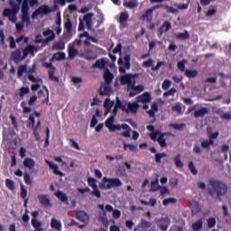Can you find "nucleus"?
<instances>
[{
	"label": "nucleus",
	"instance_id": "nucleus-1",
	"mask_svg": "<svg viewBox=\"0 0 231 231\" xmlns=\"http://www.w3.org/2000/svg\"><path fill=\"white\" fill-rule=\"evenodd\" d=\"M209 187L208 194L211 198H217V199H221L223 196H226L228 193V186L221 180L210 179Z\"/></svg>",
	"mask_w": 231,
	"mask_h": 231
},
{
	"label": "nucleus",
	"instance_id": "nucleus-2",
	"mask_svg": "<svg viewBox=\"0 0 231 231\" xmlns=\"http://www.w3.org/2000/svg\"><path fill=\"white\" fill-rule=\"evenodd\" d=\"M100 189H105V190H109L110 189H116V187H122V180L120 179H107V177L103 178V183L99 185Z\"/></svg>",
	"mask_w": 231,
	"mask_h": 231
},
{
	"label": "nucleus",
	"instance_id": "nucleus-3",
	"mask_svg": "<svg viewBox=\"0 0 231 231\" xmlns=\"http://www.w3.org/2000/svg\"><path fill=\"white\" fill-rule=\"evenodd\" d=\"M19 10H21V6L17 4L13 5L12 9L5 8L3 11V17H8L11 23H17V14H19Z\"/></svg>",
	"mask_w": 231,
	"mask_h": 231
},
{
	"label": "nucleus",
	"instance_id": "nucleus-4",
	"mask_svg": "<svg viewBox=\"0 0 231 231\" xmlns=\"http://www.w3.org/2000/svg\"><path fill=\"white\" fill-rule=\"evenodd\" d=\"M119 73H125V69H131V54H125L124 58L119 57L117 60Z\"/></svg>",
	"mask_w": 231,
	"mask_h": 231
},
{
	"label": "nucleus",
	"instance_id": "nucleus-5",
	"mask_svg": "<svg viewBox=\"0 0 231 231\" xmlns=\"http://www.w3.org/2000/svg\"><path fill=\"white\" fill-rule=\"evenodd\" d=\"M121 129H124L125 132L121 133V136L124 138H131V126L127 124H123V125H114L109 131H120Z\"/></svg>",
	"mask_w": 231,
	"mask_h": 231
},
{
	"label": "nucleus",
	"instance_id": "nucleus-6",
	"mask_svg": "<svg viewBox=\"0 0 231 231\" xmlns=\"http://www.w3.org/2000/svg\"><path fill=\"white\" fill-rule=\"evenodd\" d=\"M152 64H154V60L149 59L148 60L143 62V68L152 67V71H160V68L162 66H165V61H158L156 66H152Z\"/></svg>",
	"mask_w": 231,
	"mask_h": 231
},
{
	"label": "nucleus",
	"instance_id": "nucleus-7",
	"mask_svg": "<svg viewBox=\"0 0 231 231\" xmlns=\"http://www.w3.org/2000/svg\"><path fill=\"white\" fill-rule=\"evenodd\" d=\"M136 77H138V74H136V73L135 74H125L120 78V82L124 86L127 85V86H130V88H131L133 86V81L136 80V79H136Z\"/></svg>",
	"mask_w": 231,
	"mask_h": 231
},
{
	"label": "nucleus",
	"instance_id": "nucleus-8",
	"mask_svg": "<svg viewBox=\"0 0 231 231\" xmlns=\"http://www.w3.org/2000/svg\"><path fill=\"white\" fill-rule=\"evenodd\" d=\"M51 12V9H50V6L48 5H42L38 9H36L32 14V19H35L39 15H46Z\"/></svg>",
	"mask_w": 231,
	"mask_h": 231
},
{
	"label": "nucleus",
	"instance_id": "nucleus-9",
	"mask_svg": "<svg viewBox=\"0 0 231 231\" xmlns=\"http://www.w3.org/2000/svg\"><path fill=\"white\" fill-rule=\"evenodd\" d=\"M138 109H140V105L137 101L134 103L128 102L125 108V113H126V115H129V113L136 115V113H138Z\"/></svg>",
	"mask_w": 231,
	"mask_h": 231
},
{
	"label": "nucleus",
	"instance_id": "nucleus-10",
	"mask_svg": "<svg viewBox=\"0 0 231 231\" xmlns=\"http://www.w3.org/2000/svg\"><path fill=\"white\" fill-rule=\"evenodd\" d=\"M76 218L79 219V221H81V223H84L85 225H88L89 223V215L84 210L76 211Z\"/></svg>",
	"mask_w": 231,
	"mask_h": 231
},
{
	"label": "nucleus",
	"instance_id": "nucleus-11",
	"mask_svg": "<svg viewBox=\"0 0 231 231\" xmlns=\"http://www.w3.org/2000/svg\"><path fill=\"white\" fill-rule=\"evenodd\" d=\"M159 135L157 142L161 145V147H167V142H165V134H162L160 132H157L155 134H152L151 135L152 140H156V137Z\"/></svg>",
	"mask_w": 231,
	"mask_h": 231
},
{
	"label": "nucleus",
	"instance_id": "nucleus-12",
	"mask_svg": "<svg viewBox=\"0 0 231 231\" xmlns=\"http://www.w3.org/2000/svg\"><path fill=\"white\" fill-rule=\"evenodd\" d=\"M11 59L14 60V62H21L22 60H24V54L21 51V50L17 49L16 51H14L11 53Z\"/></svg>",
	"mask_w": 231,
	"mask_h": 231
},
{
	"label": "nucleus",
	"instance_id": "nucleus-13",
	"mask_svg": "<svg viewBox=\"0 0 231 231\" xmlns=\"http://www.w3.org/2000/svg\"><path fill=\"white\" fill-rule=\"evenodd\" d=\"M64 27L66 32L63 33V37L64 39H68V37L71 35L73 30V23H71V20L68 19L64 23Z\"/></svg>",
	"mask_w": 231,
	"mask_h": 231
},
{
	"label": "nucleus",
	"instance_id": "nucleus-14",
	"mask_svg": "<svg viewBox=\"0 0 231 231\" xmlns=\"http://www.w3.org/2000/svg\"><path fill=\"white\" fill-rule=\"evenodd\" d=\"M190 209L192 216H198V214L201 212V206H199V202L196 200H191Z\"/></svg>",
	"mask_w": 231,
	"mask_h": 231
},
{
	"label": "nucleus",
	"instance_id": "nucleus-15",
	"mask_svg": "<svg viewBox=\"0 0 231 231\" xmlns=\"http://www.w3.org/2000/svg\"><path fill=\"white\" fill-rule=\"evenodd\" d=\"M47 165H49L50 169L53 171V173L56 176L64 177V173L59 170V166L57 164H53L51 162L45 160Z\"/></svg>",
	"mask_w": 231,
	"mask_h": 231
},
{
	"label": "nucleus",
	"instance_id": "nucleus-16",
	"mask_svg": "<svg viewBox=\"0 0 231 231\" xmlns=\"http://www.w3.org/2000/svg\"><path fill=\"white\" fill-rule=\"evenodd\" d=\"M69 59L73 60L79 55V50L75 48V43H69L68 46Z\"/></svg>",
	"mask_w": 231,
	"mask_h": 231
},
{
	"label": "nucleus",
	"instance_id": "nucleus-17",
	"mask_svg": "<svg viewBox=\"0 0 231 231\" xmlns=\"http://www.w3.org/2000/svg\"><path fill=\"white\" fill-rule=\"evenodd\" d=\"M103 79L107 86L113 82V79H115V75L112 74L109 69H106L103 74Z\"/></svg>",
	"mask_w": 231,
	"mask_h": 231
},
{
	"label": "nucleus",
	"instance_id": "nucleus-18",
	"mask_svg": "<svg viewBox=\"0 0 231 231\" xmlns=\"http://www.w3.org/2000/svg\"><path fill=\"white\" fill-rule=\"evenodd\" d=\"M172 28V25L171 24V22L165 21L162 25L158 29V35L159 37H162L163 35L164 32H168Z\"/></svg>",
	"mask_w": 231,
	"mask_h": 231
},
{
	"label": "nucleus",
	"instance_id": "nucleus-19",
	"mask_svg": "<svg viewBox=\"0 0 231 231\" xmlns=\"http://www.w3.org/2000/svg\"><path fill=\"white\" fill-rule=\"evenodd\" d=\"M151 100H152L151 94L148 92H144L143 95L136 97L137 104L140 102L142 104H147V103L151 102Z\"/></svg>",
	"mask_w": 231,
	"mask_h": 231
},
{
	"label": "nucleus",
	"instance_id": "nucleus-20",
	"mask_svg": "<svg viewBox=\"0 0 231 231\" xmlns=\"http://www.w3.org/2000/svg\"><path fill=\"white\" fill-rule=\"evenodd\" d=\"M38 199L42 207H51V202L50 201L49 195L40 194Z\"/></svg>",
	"mask_w": 231,
	"mask_h": 231
},
{
	"label": "nucleus",
	"instance_id": "nucleus-21",
	"mask_svg": "<svg viewBox=\"0 0 231 231\" xmlns=\"http://www.w3.org/2000/svg\"><path fill=\"white\" fill-rule=\"evenodd\" d=\"M23 167H25V169H29V171H32L33 167H35V160L26 157L23 160Z\"/></svg>",
	"mask_w": 231,
	"mask_h": 231
},
{
	"label": "nucleus",
	"instance_id": "nucleus-22",
	"mask_svg": "<svg viewBox=\"0 0 231 231\" xmlns=\"http://www.w3.org/2000/svg\"><path fill=\"white\" fill-rule=\"evenodd\" d=\"M89 53H93V50L87 49L83 54L79 55V57H82L85 60H97V55L89 56Z\"/></svg>",
	"mask_w": 231,
	"mask_h": 231
},
{
	"label": "nucleus",
	"instance_id": "nucleus-23",
	"mask_svg": "<svg viewBox=\"0 0 231 231\" xmlns=\"http://www.w3.org/2000/svg\"><path fill=\"white\" fill-rule=\"evenodd\" d=\"M35 50H37V48L33 45H27L23 50V59H26V57H28V55H33V51H35Z\"/></svg>",
	"mask_w": 231,
	"mask_h": 231
},
{
	"label": "nucleus",
	"instance_id": "nucleus-24",
	"mask_svg": "<svg viewBox=\"0 0 231 231\" xmlns=\"http://www.w3.org/2000/svg\"><path fill=\"white\" fill-rule=\"evenodd\" d=\"M205 115H208V108L207 107H201L200 109L195 110L194 112L195 118H203Z\"/></svg>",
	"mask_w": 231,
	"mask_h": 231
},
{
	"label": "nucleus",
	"instance_id": "nucleus-25",
	"mask_svg": "<svg viewBox=\"0 0 231 231\" xmlns=\"http://www.w3.org/2000/svg\"><path fill=\"white\" fill-rule=\"evenodd\" d=\"M123 6H125V8H129V10H134V8H138V0L124 2Z\"/></svg>",
	"mask_w": 231,
	"mask_h": 231
},
{
	"label": "nucleus",
	"instance_id": "nucleus-26",
	"mask_svg": "<svg viewBox=\"0 0 231 231\" xmlns=\"http://www.w3.org/2000/svg\"><path fill=\"white\" fill-rule=\"evenodd\" d=\"M51 227L53 230L61 231L62 230V223H60V221L57 220L56 218H51Z\"/></svg>",
	"mask_w": 231,
	"mask_h": 231
},
{
	"label": "nucleus",
	"instance_id": "nucleus-27",
	"mask_svg": "<svg viewBox=\"0 0 231 231\" xmlns=\"http://www.w3.org/2000/svg\"><path fill=\"white\" fill-rule=\"evenodd\" d=\"M128 19H129V14L127 12H122L119 16V23L121 26H127Z\"/></svg>",
	"mask_w": 231,
	"mask_h": 231
},
{
	"label": "nucleus",
	"instance_id": "nucleus-28",
	"mask_svg": "<svg viewBox=\"0 0 231 231\" xmlns=\"http://www.w3.org/2000/svg\"><path fill=\"white\" fill-rule=\"evenodd\" d=\"M105 67H106V60L101 59V60H97L94 64H92L91 69H97V68H98L99 69H104Z\"/></svg>",
	"mask_w": 231,
	"mask_h": 231
},
{
	"label": "nucleus",
	"instance_id": "nucleus-29",
	"mask_svg": "<svg viewBox=\"0 0 231 231\" xmlns=\"http://www.w3.org/2000/svg\"><path fill=\"white\" fill-rule=\"evenodd\" d=\"M32 226H33V228H35L34 231H44V228H42V222L37 220V218L35 219H32L31 220Z\"/></svg>",
	"mask_w": 231,
	"mask_h": 231
},
{
	"label": "nucleus",
	"instance_id": "nucleus-30",
	"mask_svg": "<svg viewBox=\"0 0 231 231\" xmlns=\"http://www.w3.org/2000/svg\"><path fill=\"white\" fill-rule=\"evenodd\" d=\"M44 37H48L45 41L46 42L50 41H53L55 39V32L51 31V29H47L43 31Z\"/></svg>",
	"mask_w": 231,
	"mask_h": 231
},
{
	"label": "nucleus",
	"instance_id": "nucleus-31",
	"mask_svg": "<svg viewBox=\"0 0 231 231\" xmlns=\"http://www.w3.org/2000/svg\"><path fill=\"white\" fill-rule=\"evenodd\" d=\"M79 37V39L87 37V39H88V41H91V42H95V44H98V40L95 36L89 35V32H84L83 33H80Z\"/></svg>",
	"mask_w": 231,
	"mask_h": 231
},
{
	"label": "nucleus",
	"instance_id": "nucleus-32",
	"mask_svg": "<svg viewBox=\"0 0 231 231\" xmlns=\"http://www.w3.org/2000/svg\"><path fill=\"white\" fill-rule=\"evenodd\" d=\"M175 37L180 39V41H187L190 39V33H189V31H184V32H179L175 34Z\"/></svg>",
	"mask_w": 231,
	"mask_h": 231
},
{
	"label": "nucleus",
	"instance_id": "nucleus-33",
	"mask_svg": "<svg viewBox=\"0 0 231 231\" xmlns=\"http://www.w3.org/2000/svg\"><path fill=\"white\" fill-rule=\"evenodd\" d=\"M66 60V53L64 52H56L53 54L51 60H57L58 62H60V60Z\"/></svg>",
	"mask_w": 231,
	"mask_h": 231
},
{
	"label": "nucleus",
	"instance_id": "nucleus-34",
	"mask_svg": "<svg viewBox=\"0 0 231 231\" xmlns=\"http://www.w3.org/2000/svg\"><path fill=\"white\" fill-rule=\"evenodd\" d=\"M169 127H171L175 131H183V129L187 127V125L185 123H180V124L171 123L169 125Z\"/></svg>",
	"mask_w": 231,
	"mask_h": 231
},
{
	"label": "nucleus",
	"instance_id": "nucleus-35",
	"mask_svg": "<svg viewBox=\"0 0 231 231\" xmlns=\"http://www.w3.org/2000/svg\"><path fill=\"white\" fill-rule=\"evenodd\" d=\"M181 154H177L174 158H173V162L175 164V167H177V169H183V162H181Z\"/></svg>",
	"mask_w": 231,
	"mask_h": 231
},
{
	"label": "nucleus",
	"instance_id": "nucleus-36",
	"mask_svg": "<svg viewBox=\"0 0 231 231\" xmlns=\"http://www.w3.org/2000/svg\"><path fill=\"white\" fill-rule=\"evenodd\" d=\"M142 19L143 21H148V23H151V21H152V9L146 10L145 13L143 14Z\"/></svg>",
	"mask_w": 231,
	"mask_h": 231
},
{
	"label": "nucleus",
	"instance_id": "nucleus-37",
	"mask_svg": "<svg viewBox=\"0 0 231 231\" xmlns=\"http://www.w3.org/2000/svg\"><path fill=\"white\" fill-rule=\"evenodd\" d=\"M99 94L101 97H109V95H111V87H101Z\"/></svg>",
	"mask_w": 231,
	"mask_h": 231
},
{
	"label": "nucleus",
	"instance_id": "nucleus-38",
	"mask_svg": "<svg viewBox=\"0 0 231 231\" xmlns=\"http://www.w3.org/2000/svg\"><path fill=\"white\" fill-rule=\"evenodd\" d=\"M52 50H59L60 51H62V50H66V42H54V44L52 45Z\"/></svg>",
	"mask_w": 231,
	"mask_h": 231
},
{
	"label": "nucleus",
	"instance_id": "nucleus-39",
	"mask_svg": "<svg viewBox=\"0 0 231 231\" xmlns=\"http://www.w3.org/2000/svg\"><path fill=\"white\" fill-rule=\"evenodd\" d=\"M151 226H152V223L143 218H142L140 223L138 224V228H151Z\"/></svg>",
	"mask_w": 231,
	"mask_h": 231
},
{
	"label": "nucleus",
	"instance_id": "nucleus-40",
	"mask_svg": "<svg viewBox=\"0 0 231 231\" xmlns=\"http://www.w3.org/2000/svg\"><path fill=\"white\" fill-rule=\"evenodd\" d=\"M185 75L188 79H196L198 77V70L196 69H186Z\"/></svg>",
	"mask_w": 231,
	"mask_h": 231
},
{
	"label": "nucleus",
	"instance_id": "nucleus-41",
	"mask_svg": "<svg viewBox=\"0 0 231 231\" xmlns=\"http://www.w3.org/2000/svg\"><path fill=\"white\" fill-rule=\"evenodd\" d=\"M54 195L60 199V201H62V203H66V201H68V195L62 191H58Z\"/></svg>",
	"mask_w": 231,
	"mask_h": 231
},
{
	"label": "nucleus",
	"instance_id": "nucleus-42",
	"mask_svg": "<svg viewBox=\"0 0 231 231\" xmlns=\"http://www.w3.org/2000/svg\"><path fill=\"white\" fill-rule=\"evenodd\" d=\"M202 149H210V146L214 145V141L207 139L203 140L200 143Z\"/></svg>",
	"mask_w": 231,
	"mask_h": 231
},
{
	"label": "nucleus",
	"instance_id": "nucleus-43",
	"mask_svg": "<svg viewBox=\"0 0 231 231\" xmlns=\"http://www.w3.org/2000/svg\"><path fill=\"white\" fill-rule=\"evenodd\" d=\"M27 69H28V66L26 64L20 65L17 71L18 79H21V77H23V74L26 73Z\"/></svg>",
	"mask_w": 231,
	"mask_h": 231
},
{
	"label": "nucleus",
	"instance_id": "nucleus-44",
	"mask_svg": "<svg viewBox=\"0 0 231 231\" xmlns=\"http://www.w3.org/2000/svg\"><path fill=\"white\" fill-rule=\"evenodd\" d=\"M113 124H115V116H110L105 122V125L106 127H107V129H110L113 127Z\"/></svg>",
	"mask_w": 231,
	"mask_h": 231
},
{
	"label": "nucleus",
	"instance_id": "nucleus-45",
	"mask_svg": "<svg viewBox=\"0 0 231 231\" xmlns=\"http://www.w3.org/2000/svg\"><path fill=\"white\" fill-rule=\"evenodd\" d=\"M95 14L93 13H88L83 16V21L86 23L87 26L91 25V19Z\"/></svg>",
	"mask_w": 231,
	"mask_h": 231
},
{
	"label": "nucleus",
	"instance_id": "nucleus-46",
	"mask_svg": "<svg viewBox=\"0 0 231 231\" xmlns=\"http://www.w3.org/2000/svg\"><path fill=\"white\" fill-rule=\"evenodd\" d=\"M188 167H189V170L191 172V174L193 176H197L198 169H196V166L194 165V162L189 161V163H188Z\"/></svg>",
	"mask_w": 231,
	"mask_h": 231
},
{
	"label": "nucleus",
	"instance_id": "nucleus-47",
	"mask_svg": "<svg viewBox=\"0 0 231 231\" xmlns=\"http://www.w3.org/2000/svg\"><path fill=\"white\" fill-rule=\"evenodd\" d=\"M20 187H21L20 198L22 199H28V190L24 189V185L23 183L20 184Z\"/></svg>",
	"mask_w": 231,
	"mask_h": 231
},
{
	"label": "nucleus",
	"instance_id": "nucleus-48",
	"mask_svg": "<svg viewBox=\"0 0 231 231\" xmlns=\"http://www.w3.org/2000/svg\"><path fill=\"white\" fill-rule=\"evenodd\" d=\"M125 106H126L124 103H122L120 98L116 97L115 107H116L117 109H121V111H123V113H125Z\"/></svg>",
	"mask_w": 231,
	"mask_h": 231
},
{
	"label": "nucleus",
	"instance_id": "nucleus-49",
	"mask_svg": "<svg viewBox=\"0 0 231 231\" xmlns=\"http://www.w3.org/2000/svg\"><path fill=\"white\" fill-rule=\"evenodd\" d=\"M99 221L105 226V228H107L109 226V221L107 220V216L105 214L102 217H99Z\"/></svg>",
	"mask_w": 231,
	"mask_h": 231
},
{
	"label": "nucleus",
	"instance_id": "nucleus-50",
	"mask_svg": "<svg viewBox=\"0 0 231 231\" xmlns=\"http://www.w3.org/2000/svg\"><path fill=\"white\" fill-rule=\"evenodd\" d=\"M123 149L125 151H127V149H129L130 151H132L133 152H136V151H138V146L134 145V144H127V143H124Z\"/></svg>",
	"mask_w": 231,
	"mask_h": 231
},
{
	"label": "nucleus",
	"instance_id": "nucleus-51",
	"mask_svg": "<svg viewBox=\"0 0 231 231\" xmlns=\"http://www.w3.org/2000/svg\"><path fill=\"white\" fill-rule=\"evenodd\" d=\"M5 187H7L9 190H15V182L10 179H6Z\"/></svg>",
	"mask_w": 231,
	"mask_h": 231
},
{
	"label": "nucleus",
	"instance_id": "nucleus-52",
	"mask_svg": "<svg viewBox=\"0 0 231 231\" xmlns=\"http://www.w3.org/2000/svg\"><path fill=\"white\" fill-rule=\"evenodd\" d=\"M192 228L194 231H199L203 228V221L201 220H199L197 222H195L193 225H192Z\"/></svg>",
	"mask_w": 231,
	"mask_h": 231
},
{
	"label": "nucleus",
	"instance_id": "nucleus-53",
	"mask_svg": "<svg viewBox=\"0 0 231 231\" xmlns=\"http://www.w3.org/2000/svg\"><path fill=\"white\" fill-rule=\"evenodd\" d=\"M135 85H136V80H134L133 84L131 86V89H134V91L138 92V94L142 93V91H143V86L139 85V86L135 87Z\"/></svg>",
	"mask_w": 231,
	"mask_h": 231
},
{
	"label": "nucleus",
	"instance_id": "nucleus-54",
	"mask_svg": "<svg viewBox=\"0 0 231 231\" xmlns=\"http://www.w3.org/2000/svg\"><path fill=\"white\" fill-rule=\"evenodd\" d=\"M208 136L209 140H212V142H214V140L217 139V137L219 136V132L212 133L210 132V129L208 128Z\"/></svg>",
	"mask_w": 231,
	"mask_h": 231
},
{
	"label": "nucleus",
	"instance_id": "nucleus-55",
	"mask_svg": "<svg viewBox=\"0 0 231 231\" xmlns=\"http://www.w3.org/2000/svg\"><path fill=\"white\" fill-rule=\"evenodd\" d=\"M30 12V6L28 5V0H23L22 4V14H28Z\"/></svg>",
	"mask_w": 231,
	"mask_h": 231
},
{
	"label": "nucleus",
	"instance_id": "nucleus-56",
	"mask_svg": "<svg viewBox=\"0 0 231 231\" xmlns=\"http://www.w3.org/2000/svg\"><path fill=\"white\" fill-rule=\"evenodd\" d=\"M115 106V101H111V99L106 98L104 103L105 109H108V111Z\"/></svg>",
	"mask_w": 231,
	"mask_h": 231
},
{
	"label": "nucleus",
	"instance_id": "nucleus-57",
	"mask_svg": "<svg viewBox=\"0 0 231 231\" xmlns=\"http://www.w3.org/2000/svg\"><path fill=\"white\" fill-rule=\"evenodd\" d=\"M162 158H167V152H163L162 153H156L155 154L156 163H161L162 162Z\"/></svg>",
	"mask_w": 231,
	"mask_h": 231
},
{
	"label": "nucleus",
	"instance_id": "nucleus-58",
	"mask_svg": "<svg viewBox=\"0 0 231 231\" xmlns=\"http://www.w3.org/2000/svg\"><path fill=\"white\" fill-rule=\"evenodd\" d=\"M174 203H176V199H174V198L165 199L162 201V205H163L164 207H167L168 205H174Z\"/></svg>",
	"mask_w": 231,
	"mask_h": 231
},
{
	"label": "nucleus",
	"instance_id": "nucleus-59",
	"mask_svg": "<svg viewBox=\"0 0 231 231\" xmlns=\"http://www.w3.org/2000/svg\"><path fill=\"white\" fill-rule=\"evenodd\" d=\"M49 79L52 82H59V78L55 76V70H49Z\"/></svg>",
	"mask_w": 231,
	"mask_h": 231
},
{
	"label": "nucleus",
	"instance_id": "nucleus-60",
	"mask_svg": "<svg viewBox=\"0 0 231 231\" xmlns=\"http://www.w3.org/2000/svg\"><path fill=\"white\" fill-rule=\"evenodd\" d=\"M23 181L26 185H32V178L30 177V173H28V171L23 173Z\"/></svg>",
	"mask_w": 231,
	"mask_h": 231
},
{
	"label": "nucleus",
	"instance_id": "nucleus-61",
	"mask_svg": "<svg viewBox=\"0 0 231 231\" xmlns=\"http://www.w3.org/2000/svg\"><path fill=\"white\" fill-rule=\"evenodd\" d=\"M116 176H125V167L119 166L116 171Z\"/></svg>",
	"mask_w": 231,
	"mask_h": 231
},
{
	"label": "nucleus",
	"instance_id": "nucleus-62",
	"mask_svg": "<svg viewBox=\"0 0 231 231\" xmlns=\"http://www.w3.org/2000/svg\"><path fill=\"white\" fill-rule=\"evenodd\" d=\"M186 64H187V60H182L180 61H178L177 68H179L180 71H185Z\"/></svg>",
	"mask_w": 231,
	"mask_h": 231
},
{
	"label": "nucleus",
	"instance_id": "nucleus-63",
	"mask_svg": "<svg viewBox=\"0 0 231 231\" xmlns=\"http://www.w3.org/2000/svg\"><path fill=\"white\" fill-rule=\"evenodd\" d=\"M28 93H30V88H28V87H22L20 88V93H19L20 97H23L25 95H28Z\"/></svg>",
	"mask_w": 231,
	"mask_h": 231
},
{
	"label": "nucleus",
	"instance_id": "nucleus-64",
	"mask_svg": "<svg viewBox=\"0 0 231 231\" xmlns=\"http://www.w3.org/2000/svg\"><path fill=\"white\" fill-rule=\"evenodd\" d=\"M208 228H214V226H216V218L215 217H209L208 219Z\"/></svg>",
	"mask_w": 231,
	"mask_h": 231
}]
</instances>
